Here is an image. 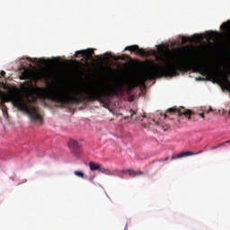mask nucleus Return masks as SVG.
<instances>
[{
	"label": "nucleus",
	"instance_id": "obj_6",
	"mask_svg": "<svg viewBox=\"0 0 230 230\" xmlns=\"http://www.w3.org/2000/svg\"><path fill=\"white\" fill-rule=\"evenodd\" d=\"M68 146H69L70 151L72 152L73 155H75V157H80L82 146L80 145V143H78V141H76L75 139H71L68 142Z\"/></svg>",
	"mask_w": 230,
	"mask_h": 230
},
{
	"label": "nucleus",
	"instance_id": "obj_4",
	"mask_svg": "<svg viewBox=\"0 0 230 230\" xmlns=\"http://www.w3.org/2000/svg\"><path fill=\"white\" fill-rule=\"evenodd\" d=\"M11 102L13 107L19 109L23 112H26L32 121H42V116L39 112V108L32 106L31 109L28 107V104L24 103V101L19 95H13L11 97Z\"/></svg>",
	"mask_w": 230,
	"mask_h": 230
},
{
	"label": "nucleus",
	"instance_id": "obj_39",
	"mask_svg": "<svg viewBox=\"0 0 230 230\" xmlns=\"http://www.w3.org/2000/svg\"><path fill=\"white\" fill-rule=\"evenodd\" d=\"M164 118H166V115H164Z\"/></svg>",
	"mask_w": 230,
	"mask_h": 230
},
{
	"label": "nucleus",
	"instance_id": "obj_34",
	"mask_svg": "<svg viewBox=\"0 0 230 230\" xmlns=\"http://www.w3.org/2000/svg\"><path fill=\"white\" fill-rule=\"evenodd\" d=\"M33 60H34V61H37V60H39V59H35V58H34Z\"/></svg>",
	"mask_w": 230,
	"mask_h": 230
},
{
	"label": "nucleus",
	"instance_id": "obj_29",
	"mask_svg": "<svg viewBox=\"0 0 230 230\" xmlns=\"http://www.w3.org/2000/svg\"><path fill=\"white\" fill-rule=\"evenodd\" d=\"M159 161H160V163H162V161H164V160H163V159H160Z\"/></svg>",
	"mask_w": 230,
	"mask_h": 230
},
{
	"label": "nucleus",
	"instance_id": "obj_21",
	"mask_svg": "<svg viewBox=\"0 0 230 230\" xmlns=\"http://www.w3.org/2000/svg\"><path fill=\"white\" fill-rule=\"evenodd\" d=\"M51 58H62V57H51Z\"/></svg>",
	"mask_w": 230,
	"mask_h": 230
},
{
	"label": "nucleus",
	"instance_id": "obj_19",
	"mask_svg": "<svg viewBox=\"0 0 230 230\" xmlns=\"http://www.w3.org/2000/svg\"><path fill=\"white\" fill-rule=\"evenodd\" d=\"M0 75H1V76L4 77V76H6V72L1 71Z\"/></svg>",
	"mask_w": 230,
	"mask_h": 230
},
{
	"label": "nucleus",
	"instance_id": "obj_36",
	"mask_svg": "<svg viewBox=\"0 0 230 230\" xmlns=\"http://www.w3.org/2000/svg\"><path fill=\"white\" fill-rule=\"evenodd\" d=\"M99 60H107V59H99Z\"/></svg>",
	"mask_w": 230,
	"mask_h": 230
},
{
	"label": "nucleus",
	"instance_id": "obj_15",
	"mask_svg": "<svg viewBox=\"0 0 230 230\" xmlns=\"http://www.w3.org/2000/svg\"><path fill=\"white\" fill-rule=\"evenodd\" d=\"M75 175H76V177H80L81 179H84V172L82 171H75Z\"/></svg>",
	"mask_w": 230,
	"mask_h": 230
},
{
	"label": "nucleus",
	"instance_id": "obj_24",
	"mask_svg": "<svg viewBox=\"0 0 230 230\" xmlns=\"http://www.w3.org/2000/svg\"><path fill=\"white\" fill-rule=\"evenodd\" d=\"M199 116H201V118H204V113H200Z\"/></svg>",
	"mask_w": 230,
	"mask_h": 230
},
{
	"label": "nucleus",
	"instance_id": "obj_2",
	"mask_svg": "<svg viewBox=\"0 0 230 230\" xmlns=\"http://www.w3.org/2000/svg\"><path fill=\"white\" fill-rule=\"evenodd\" d=\"M123 87H125L123 80H118L113 84L109 81H94L78 88L67 89L47 83V88L36 87L35 93L40 100H50L59 107H67L71 103L80 105L86 101L107 103L111 98L119 96L120 93H123Z\"/></svg>",
	"mask_w": 230,
	"mask_h": 230
},
{
	"label": "nucleus",
	"instance_id": "obj_14",
	"mask_svg": "<svg viewBox=\"0 0 230 230\" xmlns=\"http://www.w3.org/2000/svg\"><path fill=\"white\" fill-rule=\"evenodd\" d=\"M128 175H129V177H132V178H134V177H137V172H136V171H134V170L129 169Z\"/></svg>",
	"mask_w": 230,
	"mask_h": 230
},
{
	"label": "nucleus",
	"instance_id": "obj_26",
	"mask_svg": "<svg viewBox=\"0 0 230 230\" xmlns=\"http://www.w3.org/2000/svg\"><path fill=\"white\" fill-rule=\"evenodd\" d=\"M168 159H169V158H168V157H166L164 161H168Z\"/></svg>",
	"mask_w": 230,
	"mask_h": 230
},
{
	"label": "nucleus",
	"instance_id": "obj_30",
	"mask_svg": "<svg viewBox=\"0 0 230 230\" xmlns=\"http://www.w3.org/2000/svg\"><path fill=\"white\" fill-rule=\"evenodd\" d=\"M31 62H33V59H29Z\"/></svg>",
	"mask_w": 230,
	"mask_h": 230
},
{
	"label": "nucleus",
	"instance_id": "obj_1",
	"mask_svg": "<svg viewBox=\"0 0 230 230\" xmlns=\"http://www.w3.org/2000/svg\"><path fill=\"white\" fill-rule=\"evenodd\" d=\"M148 61L142 76L133 83L134 87L145 85L147 80L173 78L184 73H200L203 76L220 78L221 85L230 93V58H159Z\"/></svg>",
	"mask_w": 230,
	"mask_h": 230
},
{
	"label": "nucleus",
	"instance_id": "obj_12",
	"mask_svg": "<svg viewBox=\"0 0 230 230\" xmlns=\"http://www.w3.org/2000/svg\"><path fill=\"white\" fill-rule=\"evenodd\" d=\"M221 30H225V31L230 30V21L224 22L221 25Z\"/></svg>",
	"mask_w": 230,
	"mask_h": 230
},
{
	"label": "nucleus",
	"instance_id": "obj_35",
	"mask_svg": "<svg viewBox=\"0 0 230 230\" xmlns=\"http://www.w3.org/2000/svg\"><path fill=\"white\" fill-rule=\"evenodd\" d=\"M87 60H89V59H84L85 62H87Z\"/></svg>",
	"mask_w": 230,
	"mask_h": 230
},
{
	"label": "nucleus",
	"instance_id": "obj_27",
	"mask_svg": "<svg viewBox=\"0 0 230 230\" xmlns=\"http://www.w3.org/2000/svg\"><path fill=\"white\" fill-rule=\"evenodd\" d=\"M225 143H230V140L226 141Z\"/></svg>",
	"mask_w": 230,
	"mask_h": 230
},
{
	"label": "nucleus",
	"instance_id": "obj_8",
	"mask_svg": "<svg viewBox=\"0 0 230 230\" xmlns=\"http://www.w3.org/2000/svg\"><path fill=\"white\" fill-rule=\"evenodd\" d=\"M202 40V35L194 34L191 37L181 36V44H186V42H200Z\"/></svg>",
	"mask_w": 230,
	"mask_h": 230
},
{
	"label": "nucleus",
	"instance_id": "obj_9",
	"mask_svg": "<svg viewBox=\"0 0 230 230\" xmlns=\"http://www.w3.org/2000/svg\"><path fill=\"white\" fill-rule=\"evenodd\" d=\"M199 153H193L190 151H184L178 155H173L171 159L172 161H175V159H182V157H190V155H197Z\"/></svg>",
	"mask_w": 230,
	"mask_h": 230
},
{
	"label": "nucleus",
	"instance_id": "obj_10",
	"mask_svg": "<svg viewBox=\"0 0 230 230\" xmlns=\"http://www.w3.org/2000/svg\"><path fill=\"white\" fill-rule=\"evenodd\" d=\"M33 78V71L25 68L20 75V80H31Z\"/></svg>",
	"mask_w": 230,
	"mask_h": 230
},
{
	"label": "nucleus",
	"instance_id": "obj_7",
	"mask_svg": "<svg viewBox=\"0 0 230 230\" xmlns=\"http://www.w3.org/2000/svg\"><path fill=\"white\" fill-rule=\"evenodd\" d=\"M167 112H170V113L175 112L177 114V116H185V118H188V119H190L191 114H193V112H191V111L186 110V109H184V107H181L178 110L171 108V109L167 110Z\"/></svg>",
	"mask_w": 230,
	"mask_h": 230
},
{
	"label": "nucleus",
	"instance_id": "obj_25",
	"mask_svg": "<svg viewBox=\"0 0 230 230\" xmlns=\"http://www.w3.org/2000/svg\"><path fill=\"white\" fill-rule=\"evenodd\" d=\"M211 111H213L211 108H209V110L208 111V112H211Z\"/></svg>",
	"mask_w": 230,
	"mask_h": 230
},
{
	"label": "nucleus",
	"instance_id": "obj_17",
	"mask_svg": "<svg viewBox=\"0 0 230 230\" xmlns=\"http://www.w3.org/2000/svg\"><path fill=\"white\" fill-rule=\"evenodd\" d=\"M208 37V39H213V37H215V32H209Z\"/></svg>",
	"mask_w": 230,
	"mask_h": 230
},
{
	"label": "nucleus",
	"instance_id": "obj_32",
	"mask_svg": "<svg viewBox=\"0 0 230 230\" xmlns=\"http://www.w3.org/2000/svg\"><path fill=\"white\" fill-rule=\"evenodd\" d=\"M26 58H31V57H26Z\"/></svg>",
	"mask_w": 230,
	"mask_h": 230
},
{
	"label": "nucleus",
	"instance_id": "obj_33",
	"mask_svg": "<svg viewBox=\"0 0 230 230\" xmlns=\"http://www.w3.org/2000/svg\"><path fill=\"white\" fill-rule=\"evenodd\" d=\"M114 60H115V61H118L119 59H118V58H115Z\"/></svg>",
	"mask_w": 230,
	"mask_h": 230
},
{
	"label": "nucleus",
	"instance_id": "obj_11",
	"mask_svg": "<svg viewBox=\"0 0 230 230\" xmlns=\"http://www.w3.org/2000/svg\"><path fill=\"white\" fill-rule=\"evenodd\" d=\"M89 168L91 170V172H100L101 170V165L93 162L89 163Z\"/></svg>",
	"mask_w": 230,
	"mask_h": 230
},
{
	"label": "nucleus",
	"instance_id": "obj_22",
	"mask_svg": "<svg viewBox=\"0 0 230 230\" xmlns=\"http://www.w3.org/2000/svg\"><path fill=\"white\" fill-rule=\"evenodd\" d=\"M32 102L35 103V102H37V99L35 97H33Z\"/></svg>",
	"mask_w": 230,
	"mask_h": 230
},
{
	"label": "nucleus",
	"instance_id": "obj_13",
	"mask_svg": "<svg viewBox=\"0 0 230 230\" xmlns=\"http://www.w3.org/2000/svg\"><path fill=\"white\" fill-rule=\"evenodd\" d=\"M21 89L22 91H30V82H25L23 84H22Z\"/></svg>",
	"mask_w": 230,
	"mask_h": 230
},
{
	"label": "nucleus",
	"instance_id": "obj_38",
	"mask_svg": "<svg viewBox=\"0 0 230 230\" xmlns=\"http://www.w3.org/2000/svg\"><path fill=\"white\" fill-rule=\"evenodd\" d=\"M92 60H98V59H92Z\"/></svg>",
	"mask_w": 230,
	"mask_h": 230
},
{
	"label": "nucleus",
	"instance_id": "obj_37",
	"mask_svg": "<svg viewBox=\"0 0 230 230\" xmlns=\"http://www.w3.org/2000/svg\"><path fill=\"white\" fill-rule=\"evenodd\" d=\"M40 60L44 61V59H40Z\"/></svg>",
	"mask_w": 230,
	"mask_h": 230
},
{
	"label": "nucleus",
	"instance_id": "obj_5",
	"mask_svg": "<svg viewBox=\"0 0 230 230\" xmlns=\"http://www.w3.org/2000/svg\"><path fill=\"white\" fill-rule=\"evenodd\" d=\"M94 51H96V49L91 48L77 50L75 52L74 56L70 57V58H132V57L127 55L116 56L112 52H106L103 55H96Z\"/></svg>",
	"mask_w": 230,
	"mask_h": 230
},
{
	"label": "nucleus",
	"instance_id": "obj_16",
	"mask_svg": "<svg viewBox=\"0 0 230 230\" xmlns=\"http://www.w3.org/2000/svg\"><path fill=\"white\" fill-rule=\"evenodd\" d=\"M99 172L101 173H107V172H110V170L101 166V169H99Z\"/></svg>",
	"mask_w": 230,
	"mask_h": 230
},
{
	"label": "nucleus",
	"instance_id": "obj_31",
	"mask_svg": "<svg viewBox=\"0 0 230 230\" xmlns=\"http://www.w3.org/2000/svg\"><path fill=\"white\" fill-rule=\"evenodd\" d=\"M28 102H29V103H31V100H29Z\"/></svg>",
	"mask_w": 230,
	"mask_h": 230
},
{
	"label": "nucleus",
	"instance_id": "obj_3",
	"mask_svg": "<svg viewBox=\"0 0 230 230\" xmlns=\"http://www.w3.org/2000/svg\"><path fill=\"white\" fill-rule=\"evenodd\" d=\"M208 49V45H187L170 49V44L162 43L155 45L154 49L130 45L126 47L124 51H130L143 58H148V57H155V58H219V57H204Z\"/></svg>",
	"mask_w": 230,
	"mask_h": 230
},
{
	"label": "nucleus",
	"instance_id": "obj_18",
	"mask_svg": "<svg viewBox=\"0 0 230 230\" xmlns=\"http://www.w3.org/2000/svg\"><path fill=\"white\" fill-rule=\"evenodd\" d=\"M130 169L122 170L121 173H129Z\"/></svg>",
	"mask_w": 230,
	"mask_h": 230
},
{
	"label": "nucleus",
	"instance_id": "obj_40",
	"mask_svg": "<svg viewBox=\"0 0 230 230\" xmlns=\"http://www.w3.org/2000/svg\"><path fill=\"white\" fill-rule=\"evenodd\" d=\"M228 40H229V36H228Z\"/></svg>",
	"mask_w": 230,
	"mask_h": 230
},
{
	"label": "nucleus",
	"instance_id": "obj_23",
	"mask_svg": "<svg viewBox=\"0 0 230 230\" xmlns=\"http://www.w3.org/2000/svg\"><path fill=\"white\" fill-rule=\"evenodd\" d=\"M109 71H110L111 73H114V70H112V68H109Z\"/></svg>",
	"mask_w": 230,
	"mask_h": 230
},
{
	"label": "nucleus",
	"instance_id": "obj_28",
	"mask_svg": "<svg viewBox=\"0 0 230 230\" xmlns=\"http://www.w3.org/2000/svg\"><path fill=\"white\" fill-rule=\"evenodd\" d=\"M224 146V144H220L219 146Z\"/></svg>",
	"mask_w": 230,
	"mask_h": 230
},
{
	"label": "nucleus",
	"instance_id": "obj_20",
	"mask_svg": "<svg viewBox=\"0 0 230 230\" xmlns=\"http://www.w3.org/2000/svg\"><path fill=\"white\" fill-rule=\"evenodd\" d=\"M137 172V175H143L144 172L142 171H139V172Z\"/></svg>",
	"mask_w": 230,
	"mask_h": 230
}]
</instances>
